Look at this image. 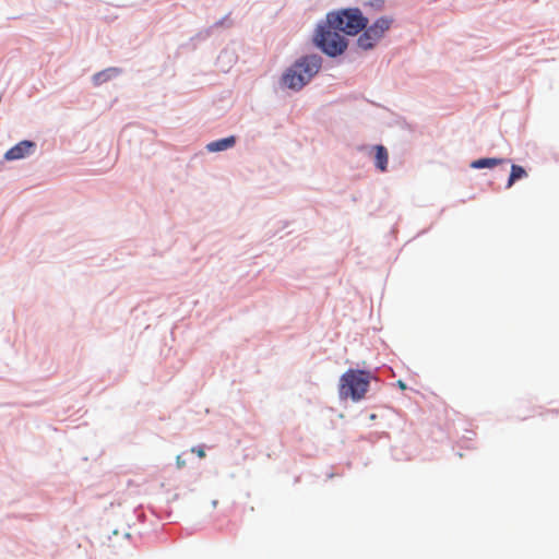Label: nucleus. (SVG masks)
I'll list each match as a JSON object with an SVG mask.
<instances>
[{
  "instance_id": "2eb2a0df",
  "label": "nucleus",
  "mask_w": 559,
  "mask_h": 559,
  "mask_svg": "<svg viewBox=\"0 0 559 559\" xmlns=\"http://www.w3.org/2000/svg\"><path fill=\"white\" fill-rule=\"evenodd\" d=\"M212 504H213V507L215 508V507L217 506V500H214V501L212 502Z\"/></svg>"
},
{
  "instance_id": "6e6552de",
  "label": "nucleus",
  "mask_w": 559,
  "mask_h": 559,
  "mask_svg": "<svg viewBox=\"0 0 559 559\" xmlns=\"http://www.w3.org/2000/svg\"><path fill=\"white\" fill-rule=\"evenodd\" d=\"M374 159H376V166L381 171L386 170L389 155H388V151H386V148L384 146H382V145H377L376 146Z\"/></svg>"
},
{
  "instance_id": "39448f33",
  "label": "nucleus",
  "mask_w": 559,
  "mask_h": 559,
  "mask_svg": "<svg viewBox=\"0 0 559 559\" xmlns=\"http://www.w3.org/2000/svg\"><path fill=\"white\" fill-rule=\"evenodd\" d=\"M393 23L394 19L392 16L383 15L369 26L366 25L357 39V46L362 50L373 49L391 29Z\"/></svg>"
},
{
  "instance_id": "ddd939ff",
  "label": "nucleus",
  "mask_w": 559,
  "mask_h": 559,
  "mask_svg": "<svg viewBox=\"0 0 559 559\" xmlns=\"http://www.w3.org/2000/svg\"><path fill=\"white\" fill-rule=\"evenodd\" d=\"M176 463L179 468H182L186 465V462L181 459L180 455L177 456Z\"/></svg>"
},
{
  "instance_id": "9b49d317",
  "label": "nucleus",
  "mask_w": 559,
  "mask_h": 559,
  "mask_svg": "<svg viewBox=\"0 0 559 559\" xmlns=\"http://www.w3.org/2000/svg\"><path fill=\"white\" fill-rule=\"evenodd\" d=\"M526 175H527L526 170L522 166L513 164L511 166V173H510V176H509L507 188H511L516 180L526 177Z\"/></svg>"
},
{
  "instance_id": "1a4fd4ad",
  "label": "nucleus",
  "mask_w": 559,
  "mask_h": 559,
  "mask_svg": "<svg viewBox=\"0 0 559 559\" xmlns=\"http://www.w3.org/2000/svg\"><path fill=\"white\" fill-rule=\"evenodd\" d=\"M119 70L116 68H109L106 70H103L93 76V82L95 85H100L107 81H109L114 75L118 74Z\"/></svg>"
},
{
  "instance_id": "4468645a",
  "label": "nucleus",
  "mask_w": 559,
  "mask_h": 559,
  "mask_svg": "<svg viewBox=\"0 0 559 559\" xmlns=\"http://www.w3.org/2000/svg\"><path fill=\"white\" fill-rule=\"evenodd\" d=\"M399 385H400L401 389H405L406 388V385L402 381H399Z\"/></svg>"
},
{
  "instance_id": "f03ea898",
  "label": "nucleus",
  "mask_w": 559,
  "mask_h": 559,
  "mask_svg": "<svg viewBox=\"0 0 559 559\" xmlns=\"http://www.w3.org/2000/svg\"><path fill=\"white\" fill-rule=\"evenodd\" d=\"M371 374L368 371L348 369L340 378L338 394L341 399L362 400L368 392Z\"/></svg>"
},
{
  "instance_id": "7ed1b4c3",
  "label": "nucleus",
  "mask_w": 559,
  "mask_h": 559,
  "mask_svg": "<svg viewBox=\"0 0 559 559\" xmlns=\"http://www.w3.org/2000/svg\"><path fill=\"white\" fill-rule=\"evenodd\" d=\"M314 43L324 53L331 57L343 53L347 47L346 38L340 34L336 26L330 24L328 17L324 24L318 26Z\"/></svg>"
},
{
  "instance_id": "9d476101",
  "label": "nucleus",
  "mask_w": 559,
  "mask_h": 559,
  "mask_svg": "<svg viewBox=\"0 0 559 559\" xmlns=\"http://www.w3.org/2000/svg\"><path fill=\"white\" fill-rule=\"evenodd\" d=\"M503 159L501 158H479L472 162L471 167L480 169V168H492L499 164H501Z\"/></svg>"
},
{
  "instance_id": "0eeeda50",
  "label": "nucleus",
  "mask_w": 559,
  "mask_h": 559,
  "mask_svg": "<svg viewBox=\"0 0 559 559\" xmlns=\"http://www.w3.org/2000/svg\"><path fill=\"white\" fill-rule=\"evenodd\" d=\"M235 142H236L235 136H228V138L221 139V140L213 141V142L209 143L206 145V148L210 152H219V151H224L229 147H233Z\"/></svg>"
},
{
  "instance_id": "f257e3e1",
  "label": "nucleus",
  "mask_w": 559,
  "mask_h": 559,
  "mask_svg": "<svg viewBox=\"0 0 559 559\" xmlns=\"http://www.w3.org/2000/svg\"><path fill=\"white\" fill-rule=\"evenodd\" d=\"M320 68L321 58L319 56H304L284 72L282 83L290 90L299 91L311 81Z\"/></svg>"
},
{
  "instance_id": "423d86ee",
  "label": "nucleus",
  "mask_w": 559,
  "mask_h": 559,
  "mask_svg": "<svg viewBox=\"0 0 559 559\" xmlns=\"http://www.w3.org/2000/svg\"><path fill=\"white\" fill-rule=\"evenodd\" d=\"M35 143L28 140L19 142L16 145L11 147L4 155L7 160H15L24 158L33 153Z\"/></svg>"
},
{
  "instance_id": "20e7f679",
  "label": "nucleus",
  "mask_w": 559,
  "mask_h": 559,
  "mask_svg": "<svg viewBox=\"0 0 559 559\" xmlns=\"http://www.w3.org/2000/svg\"><path fill=\"white\" fill-rule=\"evenodd\" d=\"M329 22L332 26H336L340 32L346 35H357L368 24L367 17L358 8L343 9L336 12L329 13Z\"/></svg>"
},
{
  "instance_id": "f8f14e48",
  "label": "nucleus",
  "mask_w": 559,
  "mask_h": 559,
  "mask_svg": "<svg viewBox=\"0 0 559 559\" xmlns=\"http://www.w3.org/2000/svg\"><path fill=\"white\" fill-rule=\"evenodd\" d=\"M191 452L195 453L200 459L205 457V451L201 447H193L191 449Z\"/></svg>"
}]
</instances>
